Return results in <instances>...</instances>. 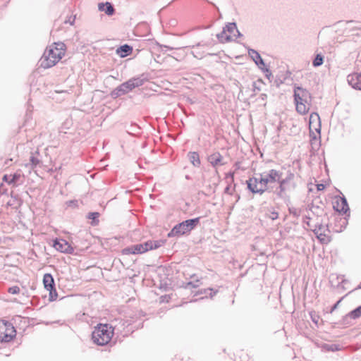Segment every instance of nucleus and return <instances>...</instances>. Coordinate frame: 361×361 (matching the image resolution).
Segmentation results:
<instances>
[{
	"label": "nucleus",
	"instance_id": "29",
	"mask_svg": "<svg viewBox=\"0 0 361 361\" xmlns=\"http://www.w3.org/2000/svg\"><path fill=\"white\" fill-rule=\"evenodd\" d=\"M35 154L39 155V153L38 151H36L35 154H31L30 157V164L32 169L36 168L40 163L39 159Z\"/></svg>",
	"mask_w": 361,
	"mask_h": 361
},
{
	"label": "nucleus",
	"instance_id": "50",
	"mask_svg": "<svg viewBox=\"0 0 361 361\" xmlns=\"http://www.w3.org/2000/svg\"><path fill=\"white\" fill-rule=\"evenodd\" d=\"M310 219V217H309L308 216H305L304 217V221H303L304 224H306L307 226H310V222H309Z\"/></svg>",
	"mask_w": 361,
	"mask_h": 361
},
{
	"label": "nucleus",
	"instance_id": "1",
	"mask_svg": "<svg viewBox=\"0 0 361 361\" xmlns=\"http://www.w3.org/2000/svg\"><path fill=\"white\" fill-rule=\"evenodd\" d=\"M283 175L281 170L270 169L262 173H259V177L252 176L249 178L245 183L247 190L252 194L262 195L265 192H271L274 186L271 184L277 183L280 177Z\"/></svg>",
	"mask_w": 361,
	"mask_h": 361
},
{
	"label": "nucleus",
	"instance_id": "62",
	"mask_svg": "<svg viewBox=\"0 0 361 361\" xmlns=\"http://www.w3.org/2000/svg\"><path fill=\"white\" fill-rule=\"evenodd\" d=\"M262 96H264V97H262V99H264V97H266V94H262Z\"/></svg>",
	"mask_w": 361,
	"mask_h": 361
},
{
	"label": "nucleus",
	"instance_id": "32",
	"mask_svg": "<svg viewBox=\"0 0 361 361\" xmlns=\"http://www.w3.org/2000/svg\"><path fill=\"white\" fill-rule=\"evenodd\" d=\"M224 29L226 32H228L230 34H233L234 31L237 29V25L235 22L233 23H228L225 27H224Z\"/></svg>",
	"mask_w": 361,
	"mask_h": 361
},
{
	"label": "nucleus",
	"instance_id": "33",
	"mask_svg": "<svg viewBox=\"0 0 361 361\" xmlns=\"http://www.w3.org/2000/svg\"><path fill=\"white\" fill-rule=\"evenodd\" d=\"M231 184H232V183H230L229 182H228V185H227V186L225 188L224 191V192L225 194H228V195H233V192L235 190V186H236V185H235V184H234L233 188V189L231 190Z\"/></svg>",
	"mask_w": 361,
	"mask_h": 361
},
{
	"label": "nucleus",
	"instance_id": "49",
	"mask_svg": "<svg viewBox=\"0 0 361 361\" xmlns=\"http://www.w3.org/2000/svg\"><path fill=\"white\" fill-rule=\"evenodd\" d=\"M325 188V185L323 183H319L317 185V190L318 191H322Z\"/></svg>",
	"mask_w": 361,
	"mask_h": 361
},
{
	"label": "nucleus",
	"instance_id": "34",
	"mask_svg": "<svg viewBox=\"0 0 361 361\" xmlns=\"http://www.w3.org/2000/svg\"><path fill=\"white\" fill-rule=\"evenodd\" d=\"M166 240H152V250L157 249L164 245Z\"/></svg>",
	"mask_w": 361,
	"mask_h": 361
},
{
	"label": "nucleus",
	"instance_id": "36",
	"mask_svg": "<svg viewBox=\"0 0 361 361\" xmlns=\"http://www.w3.org/2000/svg\"><path fill=\"white\" fill-rule=\"evenodd\" d=\"M310 136L311 137V145L312 147L314 148V145H316V142H317V135L313 132L312 129L310 130Z\"/></svg>",
	"mask_w": 361,
	"mask_h": 361
},
{
	"label": "nucleus",
	"instance_id": "10",
	"mask_svg": "<svg viewBox=\"0 0 361 361\" xmlns=\"http://www.w3.org/2000/svg\"><path fill=\"white\" fill-rule=\"evenodd\" d=\"M43 285L44 288L49 292V300L55 301L58 298V293L56 289V284L53 276L50 273H47L43 276Z\"/></svg>",
	"mask_w": 361,
	"mask_h": 361
},
{
	"label": "nucleus",
	"instance_id": "53",
	"mask_svg": "<svg viewBox=\"0 0 361 361\" xmlns=\"http://www.w3.org/2000/svg\"><path fill=\"white\" fill-rule=\"evenodd\" d=\"M319 209V207L317 206V207H314L312 204L311 205V207L310 208V210H311L314 214V211L313 210V209Z\"/></svg>",
	"mask_w": 361,
	"mask_h": 361
},
{
	"label": "nucleus",
	"instance_id": "43",
	"mask_svg": "<svg viewBox=\"0 0 361 361\" xmlns=\"http://www.w3.org/2000/svg\"><path fill=\"white\" fill-rule=\"evenodd\" d=\"M310 317L313 323H314L315 324H318V320L319 318L318 315H317L314 312H310Z\"/></svg>",
	"mask_w": 361,
	"mask_h": 361
},
{
	"label": "nucleus",
	"instance_id": "5",
	"mask_svg": "<svg viewBox=\"0 0 361 361\" xmlns=\"http://www.w3.org/2000/svg\"><path fill=\"white\" fill-rule=\"evenodd\" d=\"M200 219L201 217L190 219L176 224L168 233V238H179L189 233L200 224Z\"/></svg>",
	"mask_w": 361,
	"mask_h": 361
},
{
	"label": "nucleus",
	"instance_id": "40",
	"mask_svg": "<svg viewBox=\"0 0 361 361\" xmlns=\"http://www.w3.org/2000/svg\"><path fill=\"white\" fill-rule=\"evenodd\" d=\"M66 204L69 207H78V201L76 200H68L66 202Z\"/></svg>",
	"mask_w": 361,
	"mask_h": 361
},
{
	"label": "nucleus",
	"instance_id": "6",
	"mask_svg": "<svg viewBox=\"0 0 361 361\" xmlns=\"http://www.w3.org/2000/svg\"><path fill=\"white\" fill-rule=\"evenodd\" d=\"M293 178L294 173L290 171H288L286 177L283 178L282 175L276 183L278 185L274 187L271 192H273L278 198L288 201L290 197L287 195V191L290 189V181Z\"/></svg>",
	"mask_w": 361,
	"mask_h": 361
},
{
	"label": "nucleus",
	"instance_id": "56",
	"mask_svg": "<svg viewBox=\"0 0 361 361\" xmlns=\"http://www.w3.org/2000/svg\"><path fill=\"white\" fill-rule=\"evenodd\" d=\"M192 54L196 58L199 57L197 54H195V51H192Z\"/></svg>",
	"mask_w": 361,
	"mask_h": 361
},
{
	"label": "nucleus",
	"instance_id": "45",
	"mask_svg": "<svg viewBox=\"0 0 361 361\" xmlns=\"http://www.w3.org/2000/svg\"><path fill=\"white\" fill-rule=\"evenodd\" d=\"M75 20V16H74L73 18L71 16L68 20H65V23H69L71 25H73Z\"/></svg>",
	"mask_w": 361,
	"mask_h": 361
},
{
	"label": "nucleus",
	"instance_id": "27",
	"mask_svg": "<svg viewBox=\"0 0 361 361\" xmlns=\"http://www.w3.org/2000/svg\"><path fill=\"white\" fill-rule=\"evenodd\" d=\"M324 56L321 53L315 54L312 60V66L315 68L321 66L324 63Z\"/></svg>",
	"mask_w": 361,
	"mask_h": 361
},
{
	"label": "nucleus",
	"instance_id": "59",
	"mask_svg": "<svg viewBox=\"0 0 361 361\" xmlns=\"http://www.w3.org/2000/svg\"><path fill=\"white\" fill-rule=\"evenodd\" d=\"M357 288L361 289V282H360V284L358 285Z\"/></svg>",
	"mask_w": 361,
	"mask_h": 361
},
{
	"label": "nucleus",
	"instance_id": "25",
	"mask_svg": "<svg viewBox=\"0 0 361 361\" xmlns=\"http://www.w3.org/2000/svg\"><path fill=\"white\" fill-rule=\"evenodd\" d=\"M218 293V290H214L212 288H202L197 291L195 295H205V298H207V295H209V297L212 298L214 295H215Z\"/></svg>",
	"mask_w": 361,
	"mask_h": 361
},
{
	"label": "nucleus",
	"instance_id": "21",
	"mask_svg": "<svg viewBox=\"0 0 361 361\" xmlns=\"http://www.w3.org/2000/svg\"><path fill=\"white\" fill-rule=\"evenodd\" d=\"M133 52V47L127 44L118 47L116 53L121 58H125L130 56Z\"/></svg>",
	"mask_w": 361,
	"mask_h": 361
},
{
	"label": "nucleus",
	"instance_id": "11",
	"mask_svg": "<svg viewBox=\"0 0 361 361\" xmlns=\"http://www.w3.org/2000/svg\"><path fill=\"white\" fill-rule=\"evenodd\" d=\"M312 231L321 243L328 244L331 241V237L328 234L330 233L328 224L324 226L322 224H319L315 226Z\"/></svg>",
	"mask_w": 361,
	"mask_h": 361
},
{
	"label": "nucleus",
	"instance_id": "4",
	"mask_svg": "<svg viewBox=\"0 0 361 361\" xmlns=\"http://www.w3.org/2000/svg\"><path fill=\"white\" fill-rule=\"evenodd\" d=\"M114 335V328L108 324H98L92 332V339L98 345H105Z\"/></svg>",
	"mask_w": 361,
	"mask_h": 361
},
{
	"label": "nucleus",
	"instance_id": "39",
	"mask_svg": "<svg viewBox=\"0 0 361 361\" xmlns=\"http://www.w3.org/2000/svg\"><path fill=\"white\" fill-rule=\"evenodd\" d=\"M355 68L361 72V54H359L355 62Z\"/></svg>",
	"mask_w": 361,
	"mask_h": 361
},
{
	"label": "nucleus",
	"instance_id": "42",
	"mask_svg": "<svg viewBox=\"0 0 361 361\" xmlns=\"http://www.w3.org/2000/svg\"><path fill=\"white\" fill-rule=\"evenodd\" d=\"M288 210L290 214L294 216L295 217H298L300 216V212L296 208H289Z\"/></svg>",
	"mask_w": 361,
	"mask_h": 361
},
{
	"label": "nucleus",
	"instance_id": "24",
	"mask_svg": "<svg viewBox=\"0 0 361 361\" xmlns=\"http://www.w3.org/2000/svg\"><path fill=\"white\" fill-rule=\"evenodd\" d=\"M216 37L221 43H226L233 41L232 36L231 35H226V32L224 28L220 33L216 35Z\"/></svg>",
	"mask_w": 361,
	"mask_h": 361
},
{
	"label": "nucleus",
	"instance_id": "60",
	"mask_svg": "<svg viewBox=\"0 0 361 361\" xmlns=\"http://www.w3.org/2000/svg\"><path fill=\"white\" fill-rule=\"evenodd\" d=\"M262 96H264V97H262V99H264V97H266V94H262Z\"/></svg>",
	"mask_w": 361,
	"mask_h": 361
},
{
	"label": "nucleus",
	"instance_id": "41",
	"mask_svg": "<svg viewBox=\"0 0 361 361\" xmlns=\"http://www.w3.org/2000/svg\"><path fill=\"white\" fill-rule=\"evenodd\" d=\"M234 175L235 171H229L226 174V179H230V181H228L230 183H234Z\"/></svg>",
	"mask_w": 361,
	"mask_h": 361
},
{
	"label": "nucleus",
	"instance_id": "48",
	"mask_svg": "<svg viewBox=\"0 0 361 361\" xmlns=\"http://www.w3.org/2000/svg\"><path fill=\"white\" fill-rule=\"evenodd\" d=\"M236 34L233 35V37H235V38H240L243 37V35L238 30V28L235 30Z\"/></svg>",
	"mask_w": 361,
	"mask_h": 361
},
{
	"label": "nucleus",
	"instance_id": "15",
	"mask_svg": "<svg viewBox=\"0 0 361 361\" xmlns=\"http://www.w3.org/2000/svg\"><path fill=\"white\" fill-rule=\"evenodd\" d=\"M309 128L310 130L313 129L318 133H321V121L319 114L316 112H313L310 114L309 118Z\"/></svg>",
	"mask_w": 361,
	"mask_h": 361
},
{
	"label": "nucleus",
	"instance_id": "3",
	"mask_svg": "<svg viewBox=\"0 0 361 361\" xmlns=\"http://www.w3.org/2000/svg\"><path fill=\"white\" fill-rule=\"evenodd\" d=\"M294 102L296 111L300 114H305L309 111V106L312 102L310 92L300 86H294Z\"/></svg>",
	"mask_w": 361,
	"mask_h": 361
},
{
	"label": "nucleus",
	"instance_id": "13",
	"mask_svg": "<svg viewBox=\"0 0 361 361\" xmlns=\"http://www.w3.org/2000/svg\"><path fill=\"white\" fill-rule=\"evenodd\" d=\"M132 91L130 86L128 82V80L121 83L117 87H116L114 90H112L110 93V96L113 99H116L121 96L125 95L129 92Z\"/></svg>",
	"mask_w": 361,
	"mask_h": 361
},
{
	"label": "nucleus",
	"instance_id": "47",
	"mask_svg": "<svg viewBox=\"0 0 361 361\" xmlns=\"http://www.w3.org/2000/svg\"><path fill=\"white\" fill-rule=\"evenodd\" d=\"M279 217V213L276 212H273L271 213V216H270V218L272 219V220H275L276 219H278Z\"/></svg>",
	"mask_w": 361,
	"mask_h": 361
},
{
	"label": "nucleus",
	"instance_id": "52",
	"mask_svg": "<svg viewBox=\"0 0 361 361\" xmlns=\"http://www.w3.org/2000/svg\"><path fill=\"white\" fill-rule=\"evenodd\" d=\"M234 196H235V202H238V201H239V200L240 199V195H239V194H238V193H235V194L234 195Z\"/></svg>",
	"mask_w": 361,
	"mask_h": 361
},
{
	"label": "nucleus",
	"instance_id": "16",
	"mask_svg": "<svg viewBox=\"0 0 361 361\" xmlns=\"http://www.w3.org/2000/svg\"><path fill=\"white\" fill-rule=\"evenodd\" d=\"M247 51L249 56L255 62L256 66L261 70L262 68H263L266 65L261 55L257 50L254 49L248 48Z\"/></svg>",
	"mask_w": 361,
	"mask_h": 361
},
{
	"label": "nucleus",
	"instance_id": "58",
	"mask_svg": "<svg viewBox=\"0 0 361 361\" xmlns=\"http://www.w3.org/2000/svg\"><path fill=\"white\" fill-rule=\"evenodd\" d=\"M200 45H201V43H197V44L195 45V47H199V46H200ZM192 47H195V46H193Z\"/></svg>",
	"mask_w": 361,
	"mask_h": 361
},
{
	"label": "nucleus",
	"instance_id": "55",
	"mask_svg": "<svg viewBox=\"0 0 361 361\" xmlns=\"http://www.w3.org/2000/svg\"><path fill=\"white\" fill-rule=\"evenodd\" d=\"M204 298V297H201V298H199V300H203ZM197 300H198V299L191 300L190 302H196Z\"/></svg>",
	"mask_w": 361,
	"mask_h": 361
},
{
	"label": "nucleus",
	"instance_id": "9",
	"mask_svg": "<svg viewBox=\"0 0 361 361\" xmlns=\"http://www.w3.org/2000/svg\"><path fill=\"white\" fill-rule=\"evenodd\" d=\"M361 317V305L353 309L336 323L337 325L343 327L350 326L354 324V321L358 319Z\"/></svg>",
	"mask_w": 361,
	"mask_h": 361
},
{
	"label": "nucleus",
	"instance_id": "8",
	"mask_svg": "<svg viewBox=\"0 0 361 361\" xmlns=\"http://www.w3.org/2000/svg\"><path fill=\"white\" fill-rule=\"evenodd\" d=\"M16 330L8 321H0V342L8 343L16 338Z\"/></svg>",
	"mask_w": 361,
	"mask_h": 361
},
{
	"label": "nucleus",
	"instance_id": "2",
	"mask_svg": "<svg viewBox=\"0 0 361 361\" xmlns=\"http://www.w3.org/2000/svg\"><path fill=\"white\" fill-rule=\"evenodd\" d=\"M333 208L338 212V215L335 216L336 222L332 229L334 232L340 233L346 228L348 217H350V208L346 198L344 196L336 197L333 202Z\"/></svg>",
	"mask_w": 361,
	"mask_h": 361
},
{
	"label": "nucleus",
	"instance_id": "14",
	"mask_svg": "<svg viewBox=\"0 0 361 361\" xmlns=\"http://www.w3.org/2000/svg\"><path fill=\"white\" fill-rule=\"evenodd\" d=\"M347 81L353 89L361 90V72L349 74L347 76Z\"/></svg>",
	"mask_w": 361,
	"mask_h": 361
},
{
	"label": "nucleus",
	"instance_id": "7",
	"mask_svg": "<svg viewBox=\"0 0 361 361\" xmlns=\"http://www.w3.org/2000/svg\"><path fill=\"white\" fill-rule=\"evenodd\" d=\"M60 53L61 51L58 52L51 47L47 49L40 59V66L44 68H49L55 66L63 57Z\"/></svg>",
	"mask_w": 361,
	"mask_h": 361
},
{
	"label": "nucleus",
	"instance_id": "46",
	"mask_svg": "<svg viewBox=\"0 0 361 361\" xmlns=\"http://www.w3.org/2000/svg\"><path fill=\"white\" fill-rule=\"evenodd\" d=\"M161 51H164V50L162 49V48H166V49H167L168 50L181 49V47L174 48V47H169V46H167V45H161Z\"/></svg>",
	"mask_w": 361,
	"mask_h": 361
},
{
	"label": "nucleus",
	"instance_id": "63",
	"mask_svg": "<svg viewBox=\"0 0 361 361\" xmlns=\"http://www.w3.org/2000/svg\"><path fill=\"white\" fill-rule=\"evenodd\" d=\"M185 178H186V179H189V178H190V176H189L188 175H187V176H185Z\"/></svg>",
	"mask_w": 361,
	"mask_h": 361
},
{
	"label": "nucleus",
	"instance_id": "54",
	"mask_svg": "<svg viewBox=\"0 0 361 361\" xmlns=\"http://www.w3.org/2000/svg\"><path fill=\"white\" fill-rule=\"evenodd\" d=\"M252 86H253V89H254V90H260V89H259V87H258L257 86L256 82H253V83H252Z\"/></svg>",
	"mask_w": 361,
	"mask_h": 361
},
{
	"label": "nucleus",
	"instance_id": "22",
	"mask_svg": "<svg viewBox=\"0 0 361 361\" xmlns=\"http://www.w3.org/2000/svg\"><path fill=\"white\" fill-rule=\"evenodd\" d=\"M188 158L193 166H195V167L200 166L201 161H200V155H199L198 152H189L188 153Z\"/></svg>",
	"mask_w": 361,
	"mask_h": 361
},
{
	"label": "nucleus",
	"instance_id": "31",
	"mask_svg": "<svg viewBox=\"0 0 361 361\" xmlns=\"http://www.w3.org/2000/svg\"><path fill=\"white\" fill-rule=\"evenodd\" d=\"M199 282V280H196L195 281H189L187 283H183V287L185 289L189 290H192V288H197L200 286Z\"/></svg>",
	"mask_w": 361,
	"mask_h": 361
},
{
	"label": "nucleus",
	"instance_id": "28",
	"mask_svg": "<svg viewBox=\"0 0 361 361\" xmlns=\"http://www.w3.org/2000/svg\"><path fill=\"white\" fill-rule=\"evenodd\" d=\"M51 47H53L58 52H59V51H61V53H60V54L63 56H64L66 47L63 42H54Z\"/></svg>",
	"mask_w": 361,
	"mask_h": 361
},
{
	"label": "nucleus",
	"instance_id": "19",
	"mask_svg": "<svg viewBox=\"0 0 361 361\" xmlns=\"http://www.w3.org/2000/svg\"><path fill=\"white\" fill-rule=\"evenodd\" d=\"M146 81H147V78L145 74H142L137 77H133L128 80V82L132 90L136 87L143 85Z\"/></svg>",
	"mask_w": 361,
	"mask_h": 361
},
{
	"label": "nucleus",
	"instance_id": "18",
	"mask_svg": "<svg viewBox=\"0 0 361 361\" xmlns=\"http://www.w3.org/2000/svg\"><path fill=\"white\" fill-rule=\"evenodd\" d=\"M98 10L103 11L108 16H112L116 13V9L112 3L106 1L98 4Z\"/></svg>",
	"mask_w": 361,
	"mask_h": 361
},
{
	"label": "nucleus",
	"instance_id": "57",
	"mask_svg": "<svg viewBox=\"0 0 361 361\" xmlns=\"http://www.w3.org/2000/svg\"><path fill=\"white\" fill-rule=\"evenodd\" d=\"M169 56H171V55H170V54ZM172 57L174 58L175 59L178 60V61L179 60L178 56H172Z\"/></svg>",
	"mask_w": 361,
	"mask_h": 361
},
{
	"label": "nucleus",
	"instance_id": "61",
	"mask_svg": "<svg viewBox=\"0 0 361 361\" xmlns=\"http://www.w3.org/2000/svg\"><path fill=\"white\" fill-rule=\"evenodd\" d=\"M262 96H264V97H262V99H264V97H266V94H262Z\"/></svg>",
	"mask_w": 361,
	"mask_h": 361
},
{
	"label": "nucleus",
	"instance_id": "64",
	"mask_svg": "<svg viewBox=\"0 0 361 361\" xmlns=\"http://www.w3.org/2000/svg\"><path fill=\"white\" fill-rule=\"evenodd\" d=\"M292 188H293V189H294V188H295V184H294V183H293V184H292Z\"/></svg>",
	"mask_w": 361,
	"mask_h": 361
},
{
	"label": "nucleus",
	"instance_id": "30",
	"mask_svg": "<svg viewBox=\"0 0 361 361\" xmlns=\"http://www.w3.org/2000/svg\"><path fill=\"white\" fill-rule=\"evenodd\" d=\"M322 348L324 350H325L326 351H331V352L338 351L341 349L339 345H337V344H327V343H324L322 345Z\"/></svg>",
	"mask_w": 361,
	"mask_h": 361
},
{
	"label": "nucleus",
	"instance_id": "38",
	"mask_svg": "<svg viewBox=\"0 0 361 361\" xmlns=\"http://www.w3.org/2000/svg\"><path fill=\"white\" fill-rule=\"evenodd\" d=\"M8 292L12 295L18 294L20 292V288L17 286H11L8 288Z\"/></svg>",
	"mask_w": 361,
	"mask_h": 361
},
{
	"label": "nucleus",
	"instance_id": "12",
	"mask_svg": "<svg viewBox=\"0 0 361 361\" xmlns=\"http://www.w3.org/2000/svg\"><path fill=\"white\" fill-rule=\"evenodd\" d=\"M53 247L56 250L66 254H73L74 252L73 247L68 243V242L62 238H56L54 240Z\"/></svg>",
	"mask_w": 361,
	"mask_h": 361
},
{
	"label": "nucleus",
	"instance_id": "17",
	"mask_svg": "<svg viewBox=\"0 0 361 361\" xmlns=\"http://www.w3.org/2000/svg\"><path fill=\"white\" fill-rule=\"evenodd\" d=\"M123 255H137L145 253L142 243L133 245L122 250Z\"/></svg>",
	"mask_w": 361,
	"mask_h": 361
},
{
	"label": "nucleus",
	"instance_id": "37",
	"mask_svg": "<svg viewBox=\"0 0 361 361\" xmlns=\"http://www.w3.org/2000/svg\"><path fill=\"white\" fill-rule=\"evenodd\" d=\"M142 245H143L145 252L152 250V240H150L142 243Z\"/></svg>",
	"mask_w": 361,
	"mask_h": 361
},
{
	"label": "nucleus",
	"instance_id": "23",
	"mask_svg": "<svg viewBox=\"0 0 361 361\" xmlns=\"http://www.w3.org/2000/svg\"><path fill=\"white\" fill-rule=\"evenodd\" d=\"M20 177H21V175L18 173H15L13 175H10V176L5 174L3 176V180L9 185H11V184L14 185L20 180Z\"/></svg>",
	"mask_w": 361,
	"mask_h": 361
},
{
	"label": "nucleus",
	"instance_id": "51",
	"mask_svg": "<svg viewBox=\"0 0 361 361\" xmlns=\"http://www.w3.org/2000/svg\"><path fill=\"white\" fill-rule=\"evenodd\" d=\"M283 82V80L281 79H276V80H275V83L277 87H279L280 85L282 84Z\"/></svg>",
	"mask_w": 361,
	"mask_h": 361
},
{
	"label": "nucleus",
	"instance_id": "20",
	"mask_svg": "<svg viewBox=\"0 0 361 361\" xmlns=\"http://www.w3.org/2000/svg\"><path fill=\"white\" fill-rule=\"evenodd\" d=\"M207 160L213 167H216L217 166H223L225 164V163L222 161L223 157L219 152H216L210 154L208 157Z\"/></svg>",
	"mask_w": 361,
	"mask_h": 361
},
{
	"label": "nucleus",
	"instance_id": "44",
	"mask_svg": "<svg viewBox=\"0 0 361 361\" xmlns=\"http://www.w3.org/2000/svg\"><path fill=\"white\" fill-rule=\"evenodd\" d=\"M343 300V298H340L331 307V310L329 311L330 313H332L334 310H336L337 308H338V306L339 305V303L341 302V300Z\"/></svg>",
	"mask_w": 361,
	"mask_h": 361
},
{
	"label": "nucleus",
	"instance_id": "35",
	"mask_svg": "<svg viewBox=\"0 0 361 361\" xmlns=\"http://www.w3.org/2000/svg\"><path fill=\"white\" fill-rule=\"evenodd\" d=\"M261 71L265 74V76L267 79L270 80L271 78L273 77L271 71H270L269 68L267 66V65L262 68Z\"/></svg>",
	"mask_w": 361,
	"mask_h": 361
},
{
	"label": "nucleus",
	"instance_id": "26",
	"mask_svg": "<svg viewBox=\"0 0 361 361\" xmlns=\"http://www.w3.org/2000/svg\"><path fill=\"white\" fill-rule=\"evenodd\" d=\"M100 214L97 212H89L87 215V218L91 220L90 224L92 226H97L99 224V217Z\"/></svg>",
	"mask_w": 361,
	"mask_h": 361
}]
</instances>
